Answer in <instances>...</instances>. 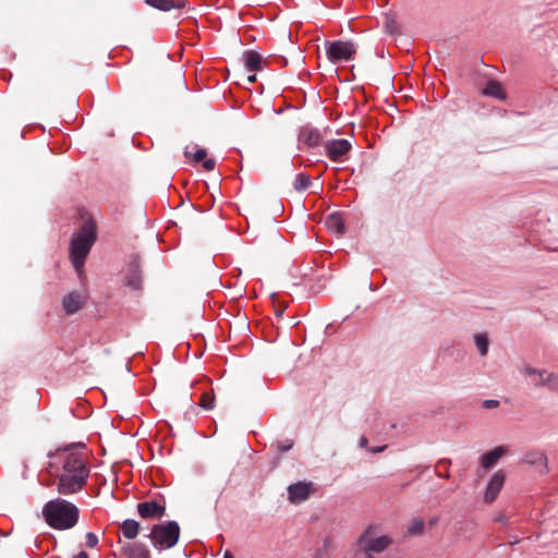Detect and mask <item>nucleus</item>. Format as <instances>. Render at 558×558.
Returning a JSON list of instances; mask_svg holds the SVG:
<instances>
[{
  "mask_svg": "<svg viewBox=\"0 0 558 558\" xmlns=\"http://www.w3.org/2000/svg\"><path fill=\"white\" fill-rule=\"evenodd\" d=\"M83 442L59 448L49 453L48 472L57 481V490L61 495L81 492L87 483L90 470Z\"/></svg>",
  "mask_w": 558,
  "mask_h": 558,
  "instance_id": "f257e3e1",
  "label": "nucleus"
},
{
  "mask_svg": "<svg viewBox=\"0 0 558 558\" xmlns=\"http://www.w3.org/2000/svg\"><path fill=\"white\" fill-rule=\"evenodd\" d=\"M96 240V221L92 217H87L84 219L78 230L72 234L69 247L70 260L78 276H82L84 272L86 258Z\"/></svg>",
  "mask_w": 558,
  "mask_h": 558,
  "instance_id": "f03ea898",
  "label": "nucleus"
},
{
  "mask_svg": "<svg viewBox=\"0 0 558 558\" xmlns=\"http://www.w3.org/2000/svg\"><path fill=\"white\" fill-rule=\"evenodd\" d=\"M78 513L75 505L61 498L48 501L43 508L45 521L56 530L72 529L78 521Z\"/></svg>",
  "mask_w": 558,
  "mask_h": 558,
  "instance_id": "7ed1b4c3",
  "label": "nucleus"
},
{
  "mask_svg": "<svg viewBox=\"0 0 558 558\" xmlns=\"http://www.w3.org/2000/svg\"><path fill=\"white\" fill-rule=\"evenodd\" d=\"M379 526L368 525L357 538L360 554L364 558H374L373 554H380L391 544L392 538L388 535H378Z\"/></svg>",
  "mask_w": 558,
  "mask_h": 558,
  "instance_id": "20e7f679",
  "label": "nucleus"
},
{
  "mask_svg": "<svg viewBox=\"0 0 558 558\" xmlns=\"http://www.w3.org/2000/svg\"><path fill=\"white\" fill-rule=\"evenodd\" d=\"M179 536L180 526L175 521L155 524L147 535L153 545L159 549L173 547L178 543Z\"/></svg>",
  "mask_w": 558,
  "mask_h": 558,
  "instance_id": "39448f33",
  "label": "nucleus"
},
{
  "mask_svg": "<svg viewBox=\"0 0 558 558\" xmlns=\"http://www.w3.org/2000/svg\"><path fill=\"white\" fill-rule=\"evenodd\" d=\"M325 50L331 63H339L353 60L356 54V47L352 41L335 40L326 41Z\"/></svg>",
  "mask_w": 558,
  "mask_h": 558,
  "instance_id": "423d86ee",
  "label": "nucleus"
},
{
  "mask_svg": "<svg viewBox=\"0 0 558 558\" xmlns=\"http://www.w3.org/2000/svg\"><path fill=\"white\" fill-rule=\"evenodd\" d=\"M523 374L531 378L535 388H547L550 391L558 392V374L532 366H525Z\"/></svg>",
  "mask_w": 558,
  "mask_h": 558,
  "instance_id": "0eeeda50",
  "label": "nucleus"
},
{
  "mask_svg": "<svg viewBox=\"0 0 558 558\" xmlns=\"http://www.w3.org/2000/svg\"><path fill=\"white\" fill-rule=\"evenodd\" d=\"M325 151L328 158L335 162H343L351 150V144L348 140H331L325 143Z\"/></svg>",
  "mask_w": 558,
  "mask_h": 558,
  "instance_id": "6e6552de",
  "label": "nucleus"
},
{
  "mask_svg": "<svg viewBox=\"0 0 558 558\" xmlns=\"http://www.w3.org/2000/svg\"><path fill=\"white\" fill-rule=\"evenodd\" d=\"M120 556L122 558H150L147 546L140 542H123L119 538Z\"/></svg>",
  "mask_w": 558,
  "mask_h": 558,
  "instance_id": "1a4fd4ad",
  "label": "nucleus"
},
{
  "mask_svg": "<svg viewBox=\"0 0 558 558\" xmlns=\"http://www.w3.org/2000/svg\"><path fill=\"white\" fill-rule=\"evenodd\" d=\"M314 492L312 482H298L288 487V499L292 504H299L308 499Z\"/></svg>",
  "mask_w": 558,
  "mask_h": 558,
  "instance_id": "9d476101",
  "label": "nucleus"
},
{
  "mask_svg": "<svg viewBox=\"0 0 558 558\" xmlns=\"http://www.w3.org/2000/svg\"><path fill=\"white\" fill-rule=\"evenodd\" d=\"M137 513L142 519H161L166 514V507L156 500L137 504Z\"/></svg>",
  "mask_w": 558,
  "mask_h": 558,
  "instance_id": "9b49d317",
  "label": "nucleus"
},
{
  "mask_svg": "<svg viewBox=\"0 0 558 558\" xmlns=\"http://www.w3.org/2000/svg\"><path fill=\"white\" fill-rule=\"evenodd\" d=\"M85 296L77 291L70 292L62 300V306L68 315H73L85 305Z\"/></svg>",
  "mask_w": 558,
  "mask_h": 558,
  "instance_id": "f8f14e48",
  "label": "nucleus"
},
{
  "mask_svg": "<svg viewBox=\"0 0 558 558\" xmlns=\"http://www.w3.org/2000/svg\"><path fill=\"white\" fill-rule=\"evenodd\" d=\"M504 482H505V475L500 471L496 472L492 476L490 481L487 484L485 495H484V500L487 504H492L493 501H495L499 492L502 488Z\"/></svg>",
  "mask_w": 558,
  "mask_h": 558,
  "instance_id": "ddd939ff",
  "label": "nucleus"
},
{
  "mask_svg": "<svg viewBox=\"0 0 558 558\" xmlns=\"http://www.w3.org/2000/svg\"><path fill=\"white\" fill-rule=\"evenodd\" d=\"M126 284L133 290L142 288L141 264L134 258L128 266Z\"/></svg>",
  "mask_w": 558,
  "mask_h": 558,
  "instance_id": "4468645a",
  "label": "nucleus"
},
{
  "mask_svg": "<svg viewBox=\"0 0 558 558\" xmlns=\"http://www.w3.org/2000/svg\"><path fill=\"white\" fill-rule=\"evenodd\" d=\"M325 225L331 233L338 236L342 235L345 231L344 219L340 213L330 214L326 218Z\"/></svg>",
  "mask_w": 558,
  "mask_h": 558,
  "instance_id": "2eb2a0df",
  "label": "nucleus"
},
{
  "mask_svg": "<svg viewBox=\"0 0 558 558\" xmlns=\"http://www.w3.org/2000/svg\"><path fill=\"white\" fill-rule=\"evenodd\" d=\"M120 531L124 538L130 541H134L141 531V525L136 520L126 519L122 523L119 524Z\"/></svg>",
  "mask_w": 558,
  "mask_h": 558,
  "instance_id": "dca6fc26",
  "label": "nucleus"
},
{
  "mask_svg": "<svg viewBox=\"0 0 558 558\" xmlns=\"http://www.w3.org/2000/svg\"><path fill=\"white\" fill-rule=\"evenodd\" d=\"M145 2L161 11H170L171 9H182L185 7V0H145Z\"/></svg>",
  "mask_w": 558,
  "mask_h": 558,
  "instance_id": "f3484780",
  "label": "nucleus"
},
{
  "mask_svg": "<svg viewBox=\"0 0 558 558\" xmlns=\"http://www.w3.org/2000/svg\"><path fill=\"white\" fill-rule=\"evenodd\" d=\"M505 453H506V448H504V447H497V448L486 452L481 459L482 466L484 469L493 468Z\"/></svg>",
  "mask_w": 558,
  "mask_h": 558,
  "instance_id": "a211bd4d",
  "label": "nucleus"
},
{
  "mask_svg": "<svg viewBox=\"0 0 558 558\" xmlns=\"http://www.w3.org/2000/svg\"><path fill=\"white\" fill-rule=\"evenodd\" d=\"M245 66L251 72H258L262 70L263 57L253 50L245 51L244 53Z\"/></svg>",
  "mask_w": 558,
  "mask_h": 558,
  "instance_id": "6ab92c4d",
  "label": "nucleus"
},
{
  "mask_svg": "<svg viewBox=\"0 0 558 558\" xmlns=\"http://www.w3.org/2000/svg\"><path fill=\"white\" fill-rule=\"evenodd\" d=\"M300 140L308 147H316L320 144V134L314 129H304L300 134Z\"/></svg>",
  "mask_w": 558,
  "mask_h": 558,
  "instance_id": "aec40b11",
  "label": "nucleus"
},
{
  "mask_svg": "<svg viewBox=\"0 0 558 558\" xmlns=\"http://www.w3.org/2000/svg\"><path fill=\"white\" fill-rule=\"evenodd\" d=\"M483 94L501 100L506 98V93L501 84L497 81H489L483 89Z\"/></svg>",
  "mask_w": 558,
  "mask_h": 558,
  "instance_id": "412c9836",
  "label": "nucleus"
},
{
  "mask_svg": "<svg viewBox=\"0 0 558 558\" xmlns=\"http://www.w3.org/2000/svg\"><path fill=\"white\" fill-rule=\"evenodd\" d=\"M425 523L424 520L420 517L413 518L407 529V534L414 536V535H421L424 532Z\"/></svg>",
  "mask_w": 558,
  "mask_h": 558,
  "instance_id": "4be33fe9",
  "label": "nucleus"
},
{
  "mask_svg": "<svg viewBox=\"0 0 558 558\" xmlns=\"http://www.w3.org/2000/svg\"><path fill=\"white\" fill-rule=\"evenodd\" d=\"M312 185V179L306 173H298L295 175L293 187L298 192L307 190Z\"/></svg>",
  "mask_w": 558,
  "mask_h": 558,
  "instance_id": "5701e85b",
  "label": "nucleus"
},
{
  "mask_svg": "<svg viewBox=\"0 0 558 558\" xmlns=\"http://www.w3.org/2000/svg\"><path fill=\"white\" fill-rule=\"evenodd\" d=\"M475 343H476V347H477L481 355H483V356L486 355L488 352V345H489L487 336L484 333L476 335Z\"/></svg>",
  "mask_w": 558,
  "mask_h": 558,
  "instance_id": "b1692460",
  "label": "nucleus"
},
{
  "mask_svg": "<svg viewBox=\"0 0 558 558\" xmlns=\"http://www.w3.org/2000/svg\"><path fill=\"white\" fill-rule=\"evenodd\" d=\"M199 405L205 410H211L215 405V397L211 392H203L199 399Z\"/></svg>",
  "mask_w": 558,
  "mask_h": 558,
  "instance_id": "393cba45",
  "label": "nucleus"
},
{
  "mask_svg": "<svg viewBox=\"0 0 558 558\" xmlns=\"http://www.w3.org/2000/svg\"><path fill=\"white\" fill-rule=\"evenodd\" d=\"M385 28L391 35L400 34V27L393 17H390V16L385 17Z\"/></svg>",
  "mask_w": 558,
  "mask_h": 558,
  "instance_id": "a878e982",
  "label": "nucleus"
},
{
  "mask_svg": "<svg viewBox=\"0 0 558 558\" xmlns=\"http://www.w3.org/2000/svg\"><path fill=\"white\" fill-rule=\"evenodd\" d=\"M333 547V539L331 537H326L322 549L316 554L315 558H325L324 556H328V551H330Z\"/></svg>",
  "mask_w": 558,
  "mask_h": 558,
  "instance_id": "bb28decb",
  "label": "nucleus"
},
{
  "mask_svg": "<svg viewBox=\"0 0 558 558\" xmlns=\"http://www.w3.org/2000/svg\"><path fill=\"white\" fill-rule=\"evenodd\" d=\"M529 462H531V463H538V464L543 465L544 469L541 471V473H547L548 472V459L545 456V453H537V454H535V459L529 460Z\"/></svg>",
  "mask_w": 558,
  "mask_h": 558,
  "instance_id": "cd10ccee",
  "label": "nucleus"
},
{
  "mask_svg": "<svg viewBox=\"0 0 558 558\" xmlns=\"http://www.w3.org/2000/svg\"><path fill=\"white\" fill-rule=\"evenodd\" d=\"M293 447V441L290 439H286L283 441H279L277 444V449L280 452H287Z\"/></svg>",
  "mask_w": 558,
  "mask_h": 558,
  "instance_id": "c85d7f7f",
  "label": "nucleus"
},
{
  "mask_svg": "<svg viewBox=\"0 0 558 558\" xmlns=\"http://www.w3.org/2000/svg\"><path fill=\"white\" fill-rule=\"evenodd\" d=\"M98 544V537L95 533L88 532L86 534V546L89 548L96 547Z\"/></svg>",
  "mask_w": 558,
  "mask_h": 558,
  "instance_id": "c756f323",
  "label": "nucleus"
},
{
  "mask_svg": "<svg viewBox=\"0 0 558 558\" xmlns=\"http://www.w3.org/2000/svg\"><path fill=\"white\" fill-rule=\"evenodd\" d=\"M207 151L204 148H199L195 151L193 159L195 162H201L206 159Z\"/></svg>",
  "mask_w": 558,
  "mask_h": 558,
  "instance_id": "7c9ffc66",
  "label": "nucleus"
},
{
  "mask_svg": "<svg viewBox=\"0 0 558 558\" xmlns=\"http://www.w3.org/2000/svg\"><path fill=\"white\" fill-rule=\"evenodd\" d=\"M483 407L485 409H495V408L499 407V401L498 400H493V399L485 400V401H483Z\"/></svg>",
  "mask_w": 558,
  "mask_h": 558,
  "instance_id": "2f4dec72",
  "label": "nucleus"
},
{
  "mask_svg": "<svg viewBox=\"0 0 558 558\" xmlns=\"http://www.w3.org/2000/svg\"><path fill=\"white\" fill-rule=\"evenodd\" d=\"M215 165H216V162H215V160H214V159H205V160L203 161V167H204L207 171H211V170H214Z\"/></svg>",
  "mask_w": 558,
  "mask_h": 558,
  "instance_id": "473e14b6",
  "label": "nucleus"
},
{
  "mask_svg": "<svg viewBox=\"0 0 558 558\" xmlns=\"http://www.w3.org/2000/svg\"><path fill=\"white\" fill-rule=\"evenodd\" d=\"M386 448H387L386 445L379 446V447H371V448H368V451L372 452V453H378V452L385 451Z\"/></svg>",
  "mask_w": 558,
  "mask_h": 558,
  "instance_id": "72a5a7b5",
  "label": "nucleus"
},
{
  "mask_svg": "<svg viewBox=\"0 0 558 558\" xmlns=\"http://www.w3.org/2000/svg\"><path fill=\"white\" fill-rule=\"evenodd\" d=\"M496 521L499 522V523H502V524H507L508 522V517L505 515V514H499L497 518H496Z\"/></svg>",
  "mask_w": 558,
  "mask_h": 558,
  "instance_id": "f704fd0d",
  "label": "nucleus"
},
{
  "mask_svg": "<svg viewBox=\"0 0 558 558\" xmlns=\"http://www.w3.org/2000/svg\"><path fill=\"white\" fill-rule=\"evenodd\" d=\"M359 445H360V447H361V448H366V447H367V445H368V439H367L365 436H362V437L360 438V442H359Z\"/></svg>",
  "mask_w": 558,
  "mask_h": 558,
  "instance_id": "c9c22d12",
  "label": "nucleus"
},
{
  "mask_svg": "<svg viewBox=\"0 0 558 558\" xmlns=\"http://www.w3.org/2000/svg\"><path fill=\"white\" fill-rule=\"evenodd\" d=\"M353 558H364V556L360 554V546L357 544L355 545Z\"/></svg>",
  "mask_w": 558,
  "mask_h": 558,
  "instance_id": "e433bc0d",
  "label": "nucleus"
},
{
  "mask_svg": "<svg viewBox=\"0 0 558 558\" xmlns=\"http://www.w3.org/2000/svg\"><path fill=\"white\" fill-rule=\"evenodd\" d=\"M73 558H89L86 551H80L77 555L73 556Z\"/></svg>",
  "mask_w": 558,
  "mask_h": 558,
  "instance_id": "4c0bfd02",
  "label": "nucleus"
},
{
  "mask_svg": "<svg viewBox=\"0 0 558 558\" xmlns=\"http://www.w3.org/2000/svg\"><path fill=\"white\" fill-rule=\"evenodd\" d=\"M256 80H257V78H256V74H255V73H254V74H252V75H248V76H247V82H248V83H255V82H256Z\"/></svg>",
  "mask_w": 558,
  "mask_h": 558,
  "instance_id": "58836bf2",
  "label": "nucleus"
},
{
  "mask_svg": "<svg viewBox=\"0 0 558 558\" xmlns=\"http://www.w3.org/2000/svg\"><path fill=\"white\" fill-rule=\"evenodd\" d=\"M284 310H286V305H282V307H281V308H278V311H277V313H276V314H277V316H281V315L283 314Z\"/></svg>",
  "mask_w": 558,
  "mask_h": 558,
  "instance_id": "ea45409f",
  "label": "nucleus"
},
{
  "mask_svg": "<svg viewBox=\"0 0 558 558\" xmlns=\"http://www.w3.org/2000/svg\"><path fill=\"white\" fill-rule=\"evenodd\" d=\"M284 310H286V305H282V307H281V308H278V311H277V313H276V314H277V316H281V315L283 314Z\"/></svg>",
  "mask_w": 558,
  "mask_h": 558,
  "instance_id": "a19ab883",
  "label": "nucleus"
},
{
  "mask_svg": "<svg viewBox=\"0 0 558 558\" xmlns=\"http://www.w3.org/2000/svg\"><path fill=\"white\" fill-rule=\"evenodd\" d=\"M223 558H234V557H233V555L229 550H227L223 554Z\"/></svg>",
  "mask_w": 558,
  "mask_h": 558,
  "instance_id": "79ce46f5",
  "label": "nucleus"
},
{
  "mask_svg": "<svg viewBox=\"0 0 558 558\" xmlns=\"http://www.w3.org/2000/svg\"><path fill=\"white\" fill-rule=\"evenodd\" d=\"M518 542H519V541H518V539H514V537H511V539H509V543H510L511 545L517 544Z\"/></svg>",
  "mask_w": 558,
  "mask_h": 558,
  "instance_id": "37998d69",
  "label": "nucleus"
},
{
  "mask_svg": "<svg viewBox=\"0 0 558 558\" xmlns=\"http://www.w3.org/2000/svg\"><path fill=\"white\" fill-rule=\"evenodd\" d=\"M518 542H519V541H518V539H514V537H511V539H509V543H510L511 545L517 544Z\"/></svg>",
  "mask_w": 558,
  "mask_h": 558,
  "instance_id": "c03bdc74",
  "label": "nucleus"
}]
</instances>
